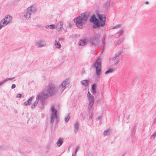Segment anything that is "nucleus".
I'll return each mask as SVG.
<instances>
[{
	"label": "nucleus",
	"instance_id": "nucleus-23",
	"mask_svg": "<svg viewBox=\"0 0 156 156\" xmlns=\"http://www.w3.org/2000/svg\"><path fill=\"white\" fill-rule=\"evenodd\" d=\"M115 70V69L112 68H109L107 71H106L105 73L106 74H107L109 73H112L113 71Z\"/></svg>",
	"mask_w": 156,
	"mask_h": 156
},
{
	"label": "nucleus",
	"instance_id": "nucleus-6",
	"mask_svg": "<svg viewBox=\"0 0 156 156\" xmlns=\"http://www.w3.org/2000/svg\"><path fill=\"white\" fill-rule=\"evenodd\" d=\"M100 37V35L98 34H95L93 38H90L88 41L93 46H95L98 43V40Z\"/></svg>",
	"mask_w": 156,
	"mask_h": 156
},
{
	"label": "nucleus",
	"instance_id": "nucleus-9",
	"mask_svg": "<svg viewBox=\"0 0 156 156\" xmlns=\"http://www.w3.org/2000/svg\"><path fill=\"white\" fill-rule=\"evenodd\" d=\"M12 17L11 16L7 15L1 21V23L5 26L12 21Z\"/></svg>",
	"mask_w": 156,
	"mask_h": 156
},
{
	"label": "nucleus",
	"instance_id": "nucleus-32",
	"mask_svg": "<svg viewBox=\"0 0 156 156\" xmlns=\"http://www.w3.org/2000/svg\"><path fill=\"white\" fill-rule=\"evenodd\" d=\"M102 43L103 44L102 46H103V47H104V46L105 45V37H104V38H103L102 39Z\"/></svg>",
	"mask_w": 156,
	"mask_h": 156
},
{
	"label": "nucleus",
	"instance_id": "nucleus-29",
	"mask_svg": "<svg viewBox=\"0 0 156 156\" xmlns=\"http://www.w3.org/2000/svg\"><path fill=\"white\" fill-rule=\"evenodd\" d=\"M121 26V25L120 24H118L116 26H115L113 27L112 28L113 29H118Z\"/></svg>",
	"mask_w": 156,
	"mask_h": 156
},
{
	"label": "nucleus",
	"instance_id": "nucleus-30",
	"mask_svg": "<svg viewBox=\"0 0 156 156\" xmlns=\"http://www.w3.org/2000/svg\"><path fill=\"white\" fill-rule=\"evenodd\" d=\"M156 136V132L154 133L151 136V138H153V139L154 140V139L155 137Z\"/></svg>",
	"mask_w": 156,
	"mask_h": 156
},
{
	"label": "nucleus",
	"instance_id": "nucleus-8",
	"mask_svg": "<svg viewBox=\"0 0 156 156\" xmlns=\"http://www.w3.org/2000/svg\"><path fill=\"white\" fill-rule=\"evenodd\" d=\"M87 97L88 101L87 108H89V109L93 108L94 100V96L88 91L87 94Z\"/></svg>",
	"mask_w": 156,
	"mask_h": 156
},
{
	"label": "nucleus",
	"instance_id": "nucleus-1",
	"mask_svg": "<svg viewBox=\"0 0 156 156\" xmlns=\"http://www.w3.org/2000/svg\"><path fill=\"white\" fill-rule=\"evenodd\" d=\"M69 83L68 80H64L58 87L54 83L50 82L46 86L45 89L39 93L45 100L49 97L55 95L56 94H61L66 89V86Z\"/></svg>",
	"mask_w": 156,
	"mask_h": 156
},
{
	"label": "nucleus",
	"instance_id": "nucleus-27",
	"mask_svg": "<svg viewBox=\"0 0 156 156\" xmlns=\"http://www.w3.org/2000/svg\"><path fill=\"white\" fill-rule=\"evenodd\" d=\"M121 51H120L116 53L115 55V57L118 58V59H119V56L121 55Z\"/></svg>",
	"mask_w": 156,
	"mask_h": 156
},
{
	"label": "nucleus",
	"instance_id": "nucleus-5",
	"mask_svg": "<svg viewBox=\"0 0 156 156\" xmlns=\"http://www.w3.org/2000/svg\"><path fill=\"white\" fill-rule=\"evenodd\" d=\"M92 66L95 69L97 75L99 76L101 73V64L100 60L99 59L96 60L93 63Z\"/></svg>",
	"mask_w": 156,
	"mask_h": 156
},
{
	"label": "nucleus",
	"instance_id": "nucleus-45",
	"mask_svg": "<svg viewBox=\"0 0 156 156\" xmlns=\"http://www.w3.org/2000/svg\"><path fill=\"white\" fill-rule=\"evenodd\" d=\"M73 154H72V156H73Z\"/></svg>",
	"mask_w": 156,
	"mask_h": 156
},
{
	"label": "nucleus",
	"instance_id": "nucleus-24",
	"mask_svg": "<svg viewBox=\"0 0 156 156\" xmlns=\"http://www.w3.org/2000/svg\"><path fill=\"white\" fill-rule=\"evenodd\" d=\"M86 44V42L85 41L83 40H81L79 42V45H80L83 46Z\"/></svg>",
	"mask_w": 156,
	"mask_h": 156
},
{
	"label": "nucleus",
	"instance_id": "nucleus-12",
	"mask_svg": "<svg viewBox=\"0 0 156 156\" xmlns=\"http://www.w3.org/2000/svg\"><path fill=\"white\" fill-rule=\"evenodd\" d=\"M90 21L94 23V25L93 26V28L95 29H96L97 26H96V23L98 22V19L96 18L95 15H93L90 17Z\"/></svg>",
	"mask_w": 156,
	"mask_h": 156
},
{
	"label": "nucleus",
	"instance_id": "nucleus-44",
	"mask_svg": "<svg viewBox=\"0 0 156 156\" xmlns=\"http://www.w3.org/2000/svg\"><path fill=\"white\" fill-rule=\"evenodd\" d=\"M145 3H146L147 4V3L148 2H146Z\"/></svg>",
	"mask_w": 156,
	"mask_h": 156
},
{
	"label": "nucleus",
	"instance_id": "nucleus-38",
	"mask_svg": "<svg viewBox=\"0 0 156 156\" xmlns=\"http://www.w3.org/2000/svg\"><path fill=\"white\" fill-rule=\"evenodd\" d=\"M78 148H79V147L78 146H77L76 149V150H75V154H76V152H77V151L78 150Z\"/></svg>",
	"mask_w": 156,
	"mask_h": 156
},
{
	"label": "nucleus",
	"instance_id": "nucleus-18",
	"mask_svg": "<svg viewBox=\"0 0 156 156\" xmlns=\"http://www.w3.org/2000/svg\"><path fill=\"white\" fill-rule=\"evenodd\" d=\"M88 111L89 112V113L90 115L89 119V120H90L91 121H92L93 115V108H91L90 109L88 108Z\"/></svg>",
	"mask_w": 156,
	"mask_h": 156
},
{
	"label": "nucleus",
	"instance_id": "nucleus-7",
	"mask_svg": "<svg viewBox=\"0 0 156 156\" xmlns=\"http://www.w3.org/2000/svg\"><path fill=\"white\" fill-rule=\"evenodd\" d=\"M39 100L41 102V105L43 106L44 105V103L45 100L42 98L41 95H40V94L38 93L36 97V101L33 103L32 105L31 106V108L32 109L34 108L36 106Z\"/></svg>",
	"mask_w": 156,
	"mask_h": 156
},
{
	"label": "nucleus",
	"instance_id": "nucleus-21",
	"mask_svg": "<svg viewBox=\"0 0 156 156\" xmlns=\"http://www.w3.org/2000/svg\"><path fill=\"white\" fill-rule=\"evenodd\" d=\"M63 143V140L62 139H59L57 142L56 144L57 146L59 147L61 146Z\"/></svg>",
	"mask_w": 156,
	"mask_h": 156
},
{
	"label": "nucleus",
	"instance_id": "nucleus-31",
	"mask_svg": "<svg viewBox=\"0 0 156 156\" xmlns=\"http://www.w3.org/2000/svg\"><path fill=\"white\" fill-rule=\"evenodd\" d=\"M70 118V116L69 115H68L65 119V121L66 122H68Z\"/></svg>",
	"mask_w": 156,
	"mask_h": 156
},
{
	"label": "nucleus",
	"instance_id": "nucleus-17",
	"mask_svg": "<svg viewBox=\"0 0 156 156\" xmlns=\"http://www.w3.org/2000/svg\"><path fill=\"white\" fill-rule=\"evenodd\" d=\"M81 83L82 85L83 86L85 87H88L89 84V80H84L81 81Z\"/></svg>",
	"mask_w": 156,
	"mask_h": 156
},
{
	"label": "nucleus",
	"instance_id": "nucleus-10",
	"mask_svg": "<svg viewBox=\"0 0 156 156\" xmlns=\"http://www.w3.org/2000/svg\"><path fill=\"white\" fill-rule=\"evenodd\" d=\"M51 123L53 122L55 119L57 118V111L55 109L54 106H52L51 108Z\"/></svg>",
	"mask_w": 156,
	"mask_h": 156
},
{
	"label": "nucleus",
	"instance_id": "nucleus-28",
	"mask_svg": "<svg viewBox=\"0 0 156 156\" xmlns=\"http://www.w3.org/2000/svg\"><path fill=\"white\" fill-rule=\"evenodd\" d=\"M124 30L123 29H121L119 32V37L121 36L123 33Z\"/></svg>",
	"mask_w": 156,
	"mask_h": 156
},
{
	"label": "nucleus",
	"instance_id": "nucleus-35",
	"mask_svg": "<svg viewBox=\"0 0 156 156\" xmlns=\"http://www.w3.org/2000/svg\"><path fill=\"white\" fill-rule=\"evenodd\" d=\"M16 87V86L15 84H13L11 88L12 89H13Z\"/></svg>",
	"mask_w": 156,
	"mask_h": 156
},
{
	"label": "nucleus",
	"instance_id": "nucleus-22",
	"mask_svg": "<svg viewBox=\"0 0 156 156\" xmlns=\"http://www.w3.org/2000/svg\"><path fill=\"white\" fill-rule=\"evenodd\" d=\"M110 129H108L105 131L104 132V136H109L110 133Z\"/></svg>",
	"mask_w": 156,
	"mask_h": 156
},
{
	"label": "nucleus",
	"instance_id": "nucleus-26",
	"mask_svg": "<svg viewBox=\"0 0 156 156\" xmlns=\"http://www.w3.org/2000/svg\"><path fill=\"white\" fill-rule=\"evenodd\" d=\"M123 39H120L118 41L115 43V45L116 46L117 45L120 44L123 41Z\"/></svg>",
	"mask_w": 156,
	"mask_h": 156
},
{
	"label": "nucleus",
	"instance_id": "nucleus-34",
	"mask_svg": "<svg viewBox=\"0 0 156 156\" xmlns=\"http://www.w3.org/2000/svg\"><path fill=\"white\" fill-rule=\"evenodd\" d=\"M64 38L62 37L59 38L58 41H59V42H60V41H64Z\"/></svg>",
	"mask_w": 156,
	"mask_h": 156
},
{
	"label": "nucleus",
	"instance_id": "nucleus-2",
	"mask_svg": "<svg viewBox=\"0 0 156 156\" xmlns=\"http://www.w3.org/2000/svg\"><path fill=\"white\" fill-rule=\"evenodd\" d=\"M37 7L36 5H33L24 11L21 16V19L23 20H28L31 16V15L34 14L37 11Z\"/></svg>",
	"mask_w": 156,
	"mask_h": 156
},
{
	"label": "nucleus",
	"instance_id": "nucleus-39",
	"mask_svg": "<svg viewBox=\"0 0 156 156\" xmlns=\"http://www.w3.org/2000/svg\"><path fill=\"white\" fill-rule=\"evenodd\" d=\"M8 78H6V79H5L4 80H2V81H3V83H4V82H5V81H6L8 80Z\"/></svg>",
	"mask_w": 156,
	"mask_h": 156
},
{
	"label": "nucleus",
	"instance_id": "nucleus-14",
	"mask_svg": "<svg viewBox=\"0 0 156 156\" xmlns=\"http://www.w3.org/2000/svg\"><path fill=\"white\" fill-rule=\"evenodd\" d=\"M110 60L112 62L114 65H116L119 63V59H118L114 56L112 58H111L110 59Z\"/></svg>",
	"mask_w": 156,
	"mask_h": 156
},
{
	"label": "nucleus",
	"instance_id": "nucleus-43",
	"mask_svg": "<svg viewBox=\"0 0 156 156\" xmlns=\"http://www.w3.org/2000/svg\"><path fill=\"white\" fill-rule=\"evenodd\" d=\"M14 78V77H12V78H8V79L9 80H11L12 79H13Z\"/></svg>",
	"mask_w": 156,
	"mask_h": 156
},
{
	"label": "nucleus",
	"instance_id": "nucleus-36",
	"mask_svg": "<svg viewBox=\"0 0 156 156\" xmlns=\"http://www.w3.org/2000/svg\"><path fill=\"white\" fill-rule=\"evenodd\" d=\"M22 95L21 94H17L16 95V97L17 98H20L21 97Z\"/></svg>",
	"mask_w": 156,
	"mask_h": 156
},
{
	"label": "nucleus",
	"instance_id": "nucleus-25",
	"mask_svg": "<svg viewBox=\"0 0 156 156\" xmlns=\"http://www.w3.org/2000/svg\"><path fill=\"white\" fill-rule=\"evenodd\" d=\"M96 85L95 84H93L92 85V90L93 93H95L96 92V90L95 88Z\"/></svg>",
	"mask_w": 156,
	"mask_h": 156
},
{
	"label": "nucleus",
	"instance_id": "nucleus-42",
	"mask_svg": "<svg viewBox=\"0 0 156 156\" xmlns=\"http://www.w3.org/2000/svg\"><path fill=\"white\" fill-rule=\"evenodd\" d=\"M69 26L70 27H72V25L71 24V23H69Z\"/></svg>",
	"mask_w": 156,
	"mask_h": 156
},
{
	"label": "nucleus",
	"instance_id": "nucleus-16",
	"mask_svg": "<svg viewBox=\"0 0 156 156\" xmlns=\"http://www.w3.org/2000/svg\"><path fill=\"white\" fill-rule=\"evenodd\" d=\"M79 129V125L78 122H76L73 125V130L75 134H76Z\"/></svg>",
	"mask_w": 156,
	"mask_h": 156
},
{
	"label": "nucleus",
	"instance_id": "nucleus-40",
	"mask_svg": "<svg viewBox=\"0 0 156 156\" xmlns=\"http://www.w3.org/2000/svg\"><path fill=\"white\" fill-rule=\"evenodd\" d=\"M101 118V117L100 116L97 117L96 118V120H99Z\"/></svg>",
	"mask_w": 156,
	"mask_h": 156
},
{
	"label": "nucleus",
	"instance_id": "nucleus-33",
	"mask_svg": "<svg viewBox=\"0 0 156 156\" xmlns=\"http://www.w3.org/2000/svg\"><path fill=\"white\" fill-rule=\"evenodd\" d=\"M86 156H93V154L90 152L88 153Z\"/></svg>",
	"mask_w": 156,
	"mask_h": 156
},
{
	"label": "nucleus",
	"instance_id": "nucleus-41",
	"mask_svg": "<svg viewBox=\"0 0 156 156\" xmlns=\"http://www.w3.org/2000/svg\"><path fill=\"white\" fill-rule=\"evenodd\" d=\"M3 83H3L2 81H0V86H1L2 84Z\"/></svg>",
	"mask_w": 156,
	"mask_h": 156
},
{
	"label": "nucleus",
	"instance_id": "nucleus-4",
	"mask_svg": "<svg viewBox=\"0 0 156 156\" xmlns=\"http://www.w3.org/2000/svg\"><path fill=\"white\" fill-rule=\"evenodd\" d=\"M97 17L98 19V22L96 23L97 28L100 27H103L105 25L106 16L105 15L97 14Z\"/></svg>",
	"mask_w": 156,
	"mask_h": 156
},
{
	"label": "nucleus",
	"instance_id": "nucleus-3",
	"mask_svg": "<svg viewBox=\"0 0 156 156\" xmlns=\"http://www.w3.org/2000/svg\"><path fill=\"white\" fill-rule=\"evenodd\" d=\"M88 16L87 14L83 13L77 18H74V21L76 23V26L79 28H82L86 22Z\"/></svg>",
	"mask_w": 156,
	"mask_h": 156
},
{
	"label": "nucleus",
	"instance_id": "nucleus-15",
	"mask_svg": "<svg viewBox=\"0 0 156 156\" xmlns=\"http://www.w3.org/2000/svg\"><path fill=\"white\" fill-rule=\"evenodd\" d=\"M33 98V97H30L27 101L23 103V105L26 106L31 104Z\"/></svg>",
	"mask_w": 156,
	"mask_h": 156
},
{
	"label": "nucleus",
	"instance_id": "nucleus-19",
	"mask_svg": "<svg viewBox=\"0 0 156 156\" xmlns=\"http://www.w3.org/2000/svg\"><path fill=\"white\" fill-rule=\"evenodd\" d=\"M54 45L56 48H60L61 47V45L59 41L55 40Z\"/></svg>",
	"mask_w": 156,
	"mask_h": 156
},
{
	"label": "nucleus",
	"instance_id": "nucleus-13",
	"mask_svg": "<svg viewBox=\"0 0 156 156\" xmlns=\"http://www.w3.org/2000/svg\"><path fill=\"white\" fill-rule=\"evenodd\" d=\"M63 22L62 21H59L58 22L56 27H55L56 30L58 31H59L63 29Z\"/></svg>",
	"mask_w": 156,
	"mask_h": 156
},
{
	"label": "nucleus",
	"instance_id": "nucleus-37",
	"mask_svg": "<svg viewBox=\"0 0 156 156\" xmlns=\"http://www.w3.org/2000/svg\"><path fill=\"white\" fill-rule=\"evenodd\" d=\"M3 27H4L3 25H2L0 22V30Z\"/></svg>",
	"mask_w": 156,
	"mask_h": 156
},
{
	"label": "nucleus",
	"instance_id": "nucleus-11",
	"mask_svg": "<svg viewBox=\"0 0 156 156\" xmlns=\"http://www.w3.org/2000/svg\"><path fill=\"white\" fill-rule=\"evenodd\" d=\"M45 42L43 40H37L34 43V46L37 48H40L45 46Z\"/></svg>",
	"mask_w": 156,
	"mask_h": 156
},
{
	"label": "nucleus",
	"instance_id": "nucleus-20",
	"mask_svg": "<svg viewBox=\"0 0 156 156\" xmlns=\"http://www.w3.org/2000/svg\"><path fill=\"white\" fill-rule=\"evenodd\" d=\"M55 26L54 24L47 25L45 26V28L47 29L49 28L51 29H53L55 28Z\"/></svg>",
	"mask_w": 156,
	"mask_h": 156
}]
</instances>
